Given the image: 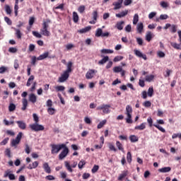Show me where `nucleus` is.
I'll use <instances>...</instances> for the list:
<instances>
[{
	"instance_id": "41",
	"label": "nucleus",
	"mask_w": 181,
	"mask_h": 181,
	"mask_svg": "<svg viewBox=\"0 0 181 181\" xmlns=\"http://www.w3.org/2000/svg\"><path fill=\"white\" fill-rule=\"evenodd\" d=\"M129 139L131 141V142H138L139 139L138 136H135V135H131L129 136Z\"/></svg>"
},
{
	"instance_id": "44",
	"label": "nucleus",
	"mask_w": 181,
	"mask_h": 181,
	"mask_svg": "<svg viewBox=\"0 0 181 181\" xmlns=\"http://www.w3.org/2000/svg\"><path fill=\"white\" fill-rule=\"evenodd\" d=\"M47 112L49 115H54V114L56 112V110L53 107H49L47 109Z\"/></svg>"
},
{
	"instance_id": "57",
	"label": "nucleus",
	"mask_w": 181,
	"mask_h": 181,
	"mask_svg": "<svg viewBox=\"0 0 181 181\" xmlns=\"http://www.w3.org/2000/svg\"><path fill=\"white\" fill-rule=\"evenodd\" d=\"M86 11V6H80L78 8V11L80 13H83Z\"/></svg>"
},
{
	"instance_id": "38",
	"label": "nucleus",
	"mask_w": 181,
	"mask_h": 181,
	"mask_svg": "<svg viewBox=\"0 0 181 181\" xmlns=\"http://www.w3.org/2000/svg\"><path fill=\"white\" fill-rule=\"evenodd\" d=\"M105 124H107L106 119L101 121L97 126L98 129H101V128H103Z\"/></svg>"
},
{
	"instance_id": "52",
	"label": "nucleus",
	"mask_w": 181,
	"mask_h": 181,
	"mask_svg": "<svg viewBox=\"0 0 181 181\" xmlns=\"http://www.w3.org/2000/svg\"><path fill=\"white\" fill-rule=\"evenodd\" d=\"M25 152L27 153L28 155H29V153H30V147L29 146V144H25Z\"/></svg>"
},
{
	"instance_id": "22",
	"label": "nucleus",
	"mask_w": 181,
	"mask_h": 181,
	"mask_svg": "<svg viewBox=\"0 0 181 181\" xmlns=\"http://www.w3.org/2000/svg\"><path fill=\"white\" fill-rule=\"evenodd\" d=\"M146 128V122H143L139 126H136L134 129H138L139 131H144Z\"/></svg>"
},
{
	"instance_id": "53",
	"label": "nucleus",
	"mask_w": 181,
	"mask_h": 181,
	"mask_svg": "<svg viewBox=\"0 0 181 181\" xmlns=\"http://www.w3.org/2000/svg\"><path fill=\"white\" fill-rule=\"evenodd\" d=\"M169 18V16L168 14H161L159 17V19L160 21H165V19H168Z\"/></svg>"
},
{
	"instance_id": "59",
	"label": "nucleus",
	"mask_w": 181,
	"mask_h": 181,
	"mask_svg": "<svg viewBox=\"0 0 181 181\" xmlns=\"http://www.w3.org/2000/svg\"><path fill=\"white\" fill-rule=\"evenodd\" d=\"M33 36H35V37H38V39H41L42 37V35H40V33L36 31H33Z\"/></svg>"
},
{
	"instance_id": "14",
	"label": "nucleus",
	"mask_w": 181,
	"mask_h": 181,
	"mask_svg": "<svg viewBox=\"0 0 181 181\" xmlns=\"http://www.w3.org/2000/svg\"><path fill=\"white\" fill-rule=\"evenodd\" d=\"M47 57L52 59V57L49 56V52H45L37 57V60H45V59H47Z\"/></svg>"
},
{
	"instance_id": "37",
	"label": "nucleus",
	"mask_w": 181,
	"mask_h": 181,
	"mask_svg": "<svg viewBox=\"0 0 181 181\" xmlns=\"http://www.w3.org/2000/svg\"><path fill=\"white\" fill-rule=\"evenodd\" d=\"M55 90L59 93V91H64L66 90V88L63 86H57L54 87Z\"/></svg>"
},
{
	"instance_id": "3",
	"label": "nucleus",
	"mask_w": 181,
	"mask_h": 181,
	"mask_svg": "<svg viewBox=\"0 0 181 181\" xmlns=\"http://www.w3.org/2000/svg\"><path fill=\"white\" fill-rule=\"evenodd\" d=\"M132 107H131V105H127L126 106V115H127V118H126V122L127 124H132L133 121H132Z\"/></svg>"
},
{
	"instance_id": "49",
	"label": "nucleus",
	"mask_w": 181,
	"mask_h": 181,
	"mask_svg": "<svg viewBox=\"0 0 181 181\" xmlns=\"http://www.w3.org/2000/svg\"><path fill=\"white\" fill-rule=\"evenodd\" d=\"M84 165H86V160H81L78 164V168L79 169H83V166H84Z\"/></svg>"
},
{
	"instance_id": "2",
	"label": "nucleus",
	"mask_w": 181,
	"mask_h": 181,
	"mask_svg": "<svg viewBox=\"0 0 181 181\" xmlns=\"http://www.w3.org/2000/svg\"><path fill=\"white\" fill-rule=\"evenodd\" d=\"M65 144H50V147H51V153L52 155H54L55 153H59V152H60V151H62V149H63L64 148H65Z\"/></svg>"
},
{
	"instance_id": "32",
	"label": "nucleus",
	"mask_w": 181,
	"mask_h": 181,
	"mask_svg": "<svg viewBox=\"0 0 181 181\" xmlns=\"http://www.w3.org/2000/svg\"><path fill=\"white\" fill-rule=\"evenodd\" d=\"M14 30L16 31V36L17 39H22V33L21 32V30L14 28Z\"/></svg>"
},
{
	"instance_id": "55",
	"label": "nucleus",
	"mask_w": 181,
	"mask_h": 181,
	"mask_svg": "<svg viewBox=\"0 0 181 181\" xmlns=\"http://www.w3.org/2000/svg\"><path fill=\"white\" fill-rule=\"evenodd\" d=\"M109 149L110 151H113V152H117V148H115V146L112 144H109Z\"/></svg>"
},
{
	"instance_id": "45",
	"label": "nucleus",
	"mask_w": 181,
	"mask_h": 181,
	"mask_svg": "<svg viewBox=\"0 0 181 181\" xmlns=\"http://www.w3.org/2000/svg\"><path fill=\"white\" fill-rule=\"evenodd\" d=\"M113 71L114 73H121V71H122V66H115Z\"/></svg>"
},
{
	"instance_id": "36",
	"label": "nucleus",
	"mask_w": 181,
	"mask_h": 181,
	"mask_svg": "<svg viewBox=\"0 0 181 181\" xmlns=\"http://www.w3.org/2000/svg\"><path fill=\"white\" fill-rule=\"evenodd\" d=\"M127 160L128 163H131L132 162V154L131 153L130 151L127 152Z\"/></svg>"
},
{
	"instance_id": "46",
	"label": "nucleus",
	"mask_w": 181,
	"mask_h": 181,
	"mask_svg": "<svg viewBox=\"0 0 181 181\" xmlns=\"http://www.w3.org/2000/svg\"><path fill=\"white\" fill-rule=\"evenodd\" d=\"M146 40H147V42H151V40H152V33L151 32H148L146 34Z\"/></svg>"
},
{
	"instance_id": "48",
	"label": "nucleus",
	"mask_w": 181,
	"mask_h": 181,
	"mask_svg": "<svg viewBox=\"0 0 181 181\" xmlns=\"http://www.w3.org/2000/svg\"><path fill=\"white\" fill-rule=\"evenodd\" d=\"M147 94L148 97H152V95H153V87H150L148 88Z\"/></svg>"
},
{
	"instance_id": "64",
	"label": "nucleus",
	"mask_w": 181,
	"mask_h": 181,
	"mask_svg": "<svg viewBox=\"0 0 181 181\" xmlns=\"http://www.w3.org/2000/svg\"><path fill=\"white\" fill-rule=\"evenodd\" d=\"M5 155L8 156V158H11V149L6 148L5 151Z\"/></svg>"
},
{
	"instance_id": "19",
	"label": "nucleus",
	"mask_w": 181,
	"mask_h": 181,
	"mask_svg": "<svg viewBox=\"0 0 181 181\" xmlns=\"http://www.w3.org/2000/svg\"><path fill=\"white\" fill-rule=\"evenodd\" d=\"M124 23H125V22L119 21L116 23L115 28H117L118 30H122V29H124Z\"/></svg>"
},
{
	"instance_id": "24",
	"label": "nucleus",
	"mask_w": 181,
	"mask_h": 181,
	"mask_svg": "<svg viewBox=\"0 0 181 181\" xmlns=\"http://www.w3.org/2000/svg\"><path fill=\"white\" fill-rule=\"evenodd\" d=\"M127 15H128V10L123 11L120 13H116L115 16L116 18H124Z\"/></svg>"
},
{
	"instance_id": "11",
	"label": "nucleus",
	"mask_w": 181,
	"mask_h": 181,
	"mask_svg": "<svg viewBox=\"0 0 181 181\" xmlns=\"http://www.w3.org/2000/svg\"><path fill=\"white\" fill-rule=\"evenodd\" d=\"M4 177H8L9 180H15L16 179L15 175L12 174V171H11V170H7L5 171Z\"/></svg>"
},
{
	"instance_id": "30",
	"label": "nucleus",
	"mask_w": 181,
	"mask_h": 181,
	"mask_svg": "<svg viewBox=\"0 0 181 181\" xmlns=\"http://www.w3.org/2000/svg\"><path fill=\"white\" fill-rule=\"evenodd\" d=\"M170 32L171 33H176V32H177V25L175 24L171 25Z\"/></svg>"
},
{
	"instance_id": "4",
	"label": "nucleus",
	"mask_w": 181,
	"mask_h": 181,
	"mask_svg": "<svg viewBox=\"0 0 181 181\" xmlns=\"http://www.w3.org/2000/svg\"><path fill=\"white\" fill-rule=\"evenodd\" d=\"M48 23H50V20L44 21L42 23V28L40 30L41 34H42L43 36H50V31L47 30V28H49Z\"/></svg>"
},
{
	"instance_id": "29",
	"label": "nucleus",
	"mask_w": 181,
	"mask_h": 181,
	"mask_svg": "<svg viewBox=\"0 0 181 181\" xmlns=\"http://www.w3.org/2000/svg\"><path fill=\"white\" fill-rule=\"evenodd\" d=\"M91 30V26H87L85 28H82L79 30V33H87Z\"/></svg>"
},
{
	"instance_id": "13",
	"label": "nucleus",
	"mask_w": 181,
	"mask_h": 181,
	"mask_svg": "<svg viewBox=\"0 0 181 181\" xmlns=\"http://www.w3.org/2000/svg\"><path fill=\"white\" fill-rule=\"evenodd\" d=\"M94 74H95V71H94V69H90L86 74V78L90 80L94 77Z\"/></svg>"
},
{
	"instance_id": "21",
	"label": "nucleus",
	"mask_w": 181,
	"mask_h": 181,
	"mask_svg": "<svg viewBox=\"0 0 181 181\" xmlns=\"http://www.w3.org/2000/svg\"><path fill=\"white\" fill-rule=\"evenodd\" d=\"M170 170H172V168L170 167H164L158 169V172H160V173H168V172H170Z\"/></svg>"
},
{
	"instance_id": "40",
	"label": "nucleus",
	"mask_w": 181,
	"mask_h": 181,
	"mask_svg": "<svg viewBox=\"0 0 181 181\" xmlns=\"http://www.w3.org/2000/svg\"><path fill=\"white\" fill-rule=\"evenodd\" d=\"M15 110H16V105H15V104H13V103H11L8 106V111L10 112H12L15 111Z\"/></svg>"
},
{
	"instance_id": "15",
	"label": "nucleus",
	"mask_w": 181,
	"mask_h": 181,
	"mask_svg": "<svg viewBox=\"0 0 181 181\" xmlns=\"http://www.w3.org/2000/svg\"><path fill=\"white\" fill-rule=\"evenodd\" d=\"M127 176H128V170H124L121 174H119L117 180L122 181L125 177H127Z\"/></svg>"
},
{
	"instance_id": "31",
	"label": "nucleus",
	"mask_w": 181,
	"mask_h": 181,
	"mask_svg": "<svg viewBox=\"0 0 181 181\" xmlns=\"http://www.w3.org/2000/svg\"><path fill=\"white\" fill-rule=\"evenodd\" d=\"M170 45L174 49H176L177 50H181L180 44H177L176 42H170Z\"/></svg>"
},
{
	"instance_id": "26",
	"label": "nucleus",
	"mask_w": 181,
	"mask_h": 181,
	"mask_svg": "<svg viewBox=\"0 0 181 181\" xmlns=\"http://www.w3.org/2000/svg\"><path fill=\"white\" fill-rule=\"evenodd\" d=\"M136 29L139 33H142V30H144V23H138Z\"/></svg>"
},
{
	"instance_id": "20",
	"label": "nucleus",
	"mask_w": 181,
	"mask_h": 181,
	"mask_svg": "<svg viewBox=\"0 0 181 181\" xmlns=\"http://www.w3.org/2000/svg\"><path fill=\"white\" fill-rule=\"evenodd\" d=\"M39 166V162L37 161H34L32 164H29V165L27 167V169H36Z\"/></svg>"
},
{
	"instance_id": "5",
	"label": "nucleus",
	"mask_w": 181,
	"mask_h": 181,
	"mask_svg": "<svg viewBox=\"0 0 181 181\" xmlns=\"http://www.w3.org/2000/svg\"><path fill=\"white\" fill-rule=\"evenodd\" d=\"M29 128H30L31 131H34L35 132H39V131H45V127L42 124H39V123H33L29 125Z\"/></svg>"
},
{
	"instance_id": "9",
	"label": "nucleus",
	"mask_w": 181,
	"mask_h": 181,
	"mask_svg": "<svg viewBox=\"0 0 181 181\" xmlns=\"http://www.w3.org/2000/svg\"><path fill=\"white\" fill-rule=\"evenodd\" d=\"M62 149H63L62 151L59 155V160H63V159H64V158H66V156L69 155V150L67 146H66V144H65V147L62 148Z\"/></svg>"
},
{
	"instance_id": "33",
	"label": "nucleus",
	"mask_w": 181,
	"mask_h": 181,
	"mask_svg": "<svg viewBox=\"0 0 181 181\" xmlns=\"http://www.w3.org/2000/svg\"><path fill=\"white\" fill-rule=\"evenodd\" d=\"M101 53H104L105 54H111L114 53V50L112 49H101Z\"/></svg>"
},
{
	"instance_id": "58",
	"label": "nucleus",
	"mask_w": 181,
	"mask_h": 181,
	"mask_svg": "<svg viewBox=\"0 0 181 181\" xmlns=\"http://www.w3.org/2000/svg\"><path fill=\"white\" fill-rule=\"evenodd\" d=\"M143 105L146 107H151V105H152V103H151V101L149 100H146L143 103Z\"/></svg>"
},
{
	"instance_id": "1",
	"label": "nucleus",
	"mask_w": 181,
	"mask_h": 181,
	"mask_svg": "<svg viewBox=\"0 0 181 181\" xmlns=\"http://www.w3.org/2000/svg\"><path fill=\"white\" fill-rule=\"evenodd\" d=\"M66 70L63 73L61 77L59 78V83H64V81L69 78L70 73L73 71V69H71L73 67V62H69L66 64Z\"/></svg>"
},
{
	"instance_id": "61",
	"label": "nucleus",
	"mask_w": 181,
	"mask_h": 181,
	"mask_svg": "<svg viewBox=\"0 0 181 181\" xmlns=\"http://www.w3.org/2000/svg\"><path fill=\"white\" fill-rule=\"evenodd\" d=\"M93 18L94 21H97V18H98V12L97 11L93 12Z\"/></svg>"
},
{
	"instance_id": "42",
	"label": "nucleus",
	"mask_w": 181,
	"mask_h": 181,
	"mask_svg": "<svg viewBox=\"0 0 181 181\" xmlns=\"http://www.w3.org/2000/svg\"><path fill=\"white\" fill-rule=\"evenodd\" d=\"M103 35V29L101 28H98L96 30V33H95V36L96 37H100Z\"/></svg>"
},
{
	"instance_id": "8",
	"label": "nucleus",
	"mask_w": 181,
	"mask_h": 181,
	"mask_svg": "<svg viewBox=\"0 0 181 181\" xmlns=\"http://www.w3.org/2000/svg\"><path fill=\"white\" fill-rule=\"evenodd\" d=\"M147 122L150 127H155L156 128H157V129H158L161 132H163V133L166 132V130H165V129H163V127H160L159 124H153V120L152 119V117H148L147 119Z\"/></svg>"
},
{
	"instance_id": "6",
	"label": "nucleus",
	"mask_w": 181,
	"mask_h": 181,
	"mask_svg": "<svg viewBox=\"0 0 181 181\" xmlns=\"http://www.w3.org/2000/svg\"><path fill=\"white\" fill-rule=\"evenodd\" d=\"M110 108H111L110 105L103 104L100 106H98L96 110L98 111H103V114H110V112H111Z\"/></svg>"
},
{
	"instance_id": "18",
	"label": "nucleus",
	"mask_w": 181,
	"mask_h": 181,
	"mask_svg": "<svg viewBox=\"0 0 181 181\" xmlns=\"http://www.w3.org/2000/svg\"><path fill=\"white\" fill-rule=\"evenodd\" d=\"M16 122L20 129H26V123H25L23 121H16Z\"/></svg>"
},
{
	"instance_id": "12",
	"label": "nucleus",
	"mask_w": 181,
	"mask_h": 181,
	"mask_svg": "<svg viewBox=\"0 0 181 181\" xmlns=\"http://www.w3.org/2000/svg\"><path fill=\"white\" fill-rule=\"evenodd\" d=\"M134 54L137 57H140L141 59H144V60H148V57H146V54H142V52L138 49H134Z\"/></svg>"
},
{
	"instance_id": "56",
	"label": "nucleus",
	"mask_w": 181,
	"mask_h": 181,
	"mask_svg": "<svg viewBox=\"0 0 181 181\" xmlns=\"http://www.w3.org/2000/svg\"><path fill=\"white\" fill-rule=\"evenodd\" d=\"M36 60H37V57L33 56L31 58V64L33 66H35L36 65Z\"/></svg>"
},
{
	"instance_id": "63",
	"label": "nucleus",
	"mask_w": 181,
	"mask_h": 181,
	"mask_svg": "<svg viewBox=\"0 0 181 181\" xmlns=\"http://www.w3.org/2000/svg\"><path fill=\"white\" fill-rule=\"evenodd\" d=\"M157 55L158 56V57H165V52H162V51H158L157 52Z\"/></svg>"
},
{
	"instance_id": "27",
	"label": "nucleus",
	"mask_w": 181,
	"mask_h": 181,
	"mask_svg": "<svg viewBox=\"0 0 181 181\" xmlns=\"http://www.w3.org/2000/svg\"><path fill=\"white\" fill-rule=\"evenodd\" d=\"M33 80H35V76L33 75L30 76L29 78L27 81V83H26L27 87H30V85L32 84V81H33Z\"/></svg>"
},
{
	"instance_id": "35",
	"label": "nucleus",
	"mask_w": 181,
	"mask_h": 181,
	"mask_svg": "<svg viewBox=\"0 0 181 181\" xmlns=\"http://www.w3.org/2000/svg\"><path fill=\"white\" fill-rule=\"evenodd\" d=\"M73 21L75 23H77L78 22V14L76 11L73 12Z\"/></svg>"
},
{
	"instance_id": "7",
	"label": "nucleus",
	"mask_w": 181,
	"mask_h": 181,
	"mask_svg": "<svg viewBox=\"0 0 181 181\" xmlns=\"http://www.w3.org/2000/svg\"><path fill=\"white\" fill-rule=\"evenodd\" d=\"M22 136H23V133H22V132H20L17 134L16 139L11 141V146H15L16 148V146H18V145L21 144V140L22 139Z\"/></svg>"
},
{
	"instance_id": "10",
	"label": "nucleus",
	"mask_w": 181,
	"mask_h": 181,
	"mask_svg": "<svg viewBox=\"0 0 181 181\" xmlns=\"http://www.w3.org/2000/svg\"><path fill=\"white\" fill-rule=\"evenodd\" d=\"M122 4H124V0H117L112 4L114 8V11H117L118 9H121L122 8Z\"/></svg>"
},
{
	"instance_id": "39",
	"label": "nucleus",
	"mask_w": 181,
	"mask_h": 181,
	"mask_svg": "<svg viewBox=\"0 0 181 181\" xmlns=\"http://www.w3.org/2000/svg\"><path fill=\"white\" fill-rule=\"evenodd\" d=\"M5 11L7 15H11L12 13V9H11V6L8 4L5 6Z\"/></svg>"
},
{
	"instance_id": "23",
	"label": "nucleus",
	"mask_w": 181,
	"mask_h": 181,
	"mask_svg": "<svg viewBox=\"0 0 181 181\" xmlns=\"http://www.w3.org/2000/svg\"><path fill=\"white\" fill-rule=\"evenodd\" d=\"M23 107H21L22 111H25L26 108H28V99L23 98L22 99Z\"/></svg>"
},
{
	"instance_id": "16",
	"label": "nucleus",
	"mask_w": 181,
	"mask_h": 181,
	"mask_svg": "<svg viewBox=\"0 0 181 181\" xmlns=\"http://www.w3.org/2000/svg\"><path fill=\"white\" fill-rule=\"evenodd\" d=\"M29 101L33 104H35L37 101V97L34 93L29 95Z\"/></svg>"
},
{
	"instance_id": "60",
	"label": "nucleus",
	"mask_w": 181,
	"mask_h": 181,
	"mask_svg": "<svg viewBox=\"0 0 181 181\" xmlns=\"http://www.w3.org/2000/svg\"><path fill=\"white\" fill-rule=\"evenodd\" d=\"M8 141H9V138L6 137L2 141H1L0 145L1 146L6 145Z\"/></svg>"
},
{
	"instance_id": "34",
	"label": "nucleus",
	"mask_w": 181,
	"mask_h": 181,
	"mask_svg": "<svg viewBox=\"0 0 181 181\" xmlns=\"http://www.w3.org/2000/svg\"><path fill=\"white\" fill-rule=\"evenodd\" d=\"M138 22H139V16L137 13H136L134 14L133 18V25H136Z\"/></svg>"
},
{
	"instance_id": "51",
	"label": "nucleus",
	"mask_w": 181,
	"mask_h": 181,
	"mask_svg": "<svg viewBox=\"0 0 181 181\" xmlns=\"http://www.w3.org/2000/svg\"><path fill=\"white\" fill-rule=\"evenodd\" d=\"M3 122L7 127H8V125H13V124L15 123V122H13V121H11V122H9V121H8L6 119H4Z\"/></svg>"
},
{
	"instance_id": "28",
	"label": "nucleus",
	"mask_w": 181,
	"mask_h": 181,
	"mask_svg": "<svg viewBox=\"0 0 181 181\" xmlns=\"http://www.w3.org/2000/svg\"><path fill=\"white\" fill-rule=\"evenodd\" d=\"M153 78H155L154 75H147L145 78V81H147L148 83H151V81H153Z\"/></svg>"
},
{
	"instance_id": "47",
	"label": "nucleus",
	"mask_w": 181,
	"mask_h": 181,
	"mask_svg": "<svg viewBox=\"0 0 181 181\" xmlns=\"http://www.w3.org/2000/svg\"><path fill=\"white\" fill-rule=\"evenodd\" d=\"M100 169V166L97 165H95L92 170H91V172L92 173H97V172H98V170Z\"/></svg>"
},
{
	"instance_id": "62",
	"label": "nucleus",
	"mask_w": 181,
	"mask_h": 181,
	"mask_svg": "<svg viewBox=\"0 0 181 181\" xmlns=\"http://www.w3.org/2000/svg\"><path fill=\"white\" fill-rule=\"evenodd\" d=\"M172 138L173 139H176V138L181 139V134H173Z\"/></svg>"
},
{
	"instance_id": "50",
	"label": "nucleus",
	"mask_w": 181,
	"mask_h": 181,
	"mask_svg": "<svg viewBox=\"0 0 181 181\" xmlns=\"http://www.w3.org/2000/svg\"><path fill=\"white\" fill-rule=\"evenodd\" d=\"M122 59H124V57H122V56H116L114 58L113 62H115V63H117V62H121V60H122Z\"/></svg>"
},
{
	"instance_id": "43",
	"label": "nucleus",
	"mask_w": 181,
	"mask_h": 181,
	"mask_svg": "<svg viewBox=\"0 0 181 181\" xmlns=\"http://www.w3.org/2000/svg\"><path fill=\"white\" fill-rule=\"evenodd\" d=\"M116 146L118 148L119 151H122V152H124V147L122 146V144L119 141H116Z\"/></svg>"
},
{
	"instance_id": "17",
	"label": "nucleus",
	"mask_w": 181,
	"mask_h": 181,
	"mask_svg": "<svg viewBox=\"0 0 181 181\" xmlns=\"http://www.w3.org/2000/svg\"><path fill=\"white\" fill-rule=\"evenodd\" d=\"M42 168L46 173H52V169L50 168V166H49V163H45L42 165Z\"/></svg>"
},
{
	"instance_id": "25",
	"label": "nucleus",
	"mask_w": 181,
	"mask_h": 181,
	"mask_svg": "<svg viewBox=\"0 0 181 181\" xmlns=\"http://www.w3.org/2000/svg\"><path fill=\"white\" fill-rule=\"evenodd\" d=\"M108 60H110V57H108V56L104 57L103 59H102L98 62V64L100 65L105 64V63H107Z\"/></svg>"
},
{
	"instance_id": "54",
	"label": "nucleus",
	"mask_w": 181,
	"mask_h": 181,
	"mask_svg": "<svg viewBox=\"0 0 181 181\" xmlns=\"http://www.w3.org/2000/svg\"><path fill=\"white\" fill-rule=\"evenodd\" d=\"M4 21L6 23H7V25H9L10 26L11 25H12V20L8 17L7 16L4 17Z\"/></svg>"
}]
</instances>
